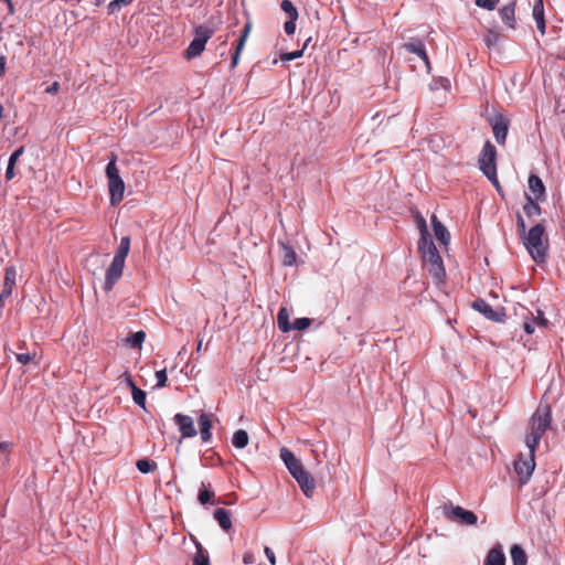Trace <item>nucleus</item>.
Masks as SVG:
<instances>
[{
    "label": "nucleus",
    "instance_id": "23",
    "mask_svg": "<svg viewBox=\"0 0 565 565\" xmlns=\"http://www.w3.org/2000/svg\"><path fill=\"white\" fill-rule=\"evenodd\" d=\"M500 17L511 29L515 28V4L511 2L500 9Z\"/></svg>",
    "mask_w": 565,
    "mask_h": 565
},
{
    "label": "nucleus",
    "instance_id": "3",
    "mask_svg": "<svg viewBox=\"0 0 565 565\" xmlns=\"http://www.w3.org/2000/svg\"><path fill=\"white\" fill-rule=\"evenodd\" d=\"M522 241L535 263L540 264L545 262L547 256L548 238L545 236V227L543 224L539 223L532 226Z\"/></svg>",
    "mask_w": 565,
    "mask_h": 565
},
{
    "label": "nucleus",
    "instance_id": "37",
    "mask_svg": "<svg viewBox=\"0 0 565 565\" xmlns=\"http://www.w3.org/2000/svg\"><path fill=\"white\" fill-rule=\"evenodd\" d=\"M309 41H310V39L307 40V42L305 43V45H303V47L301 50H297V51L288 52V53H282L280 55V60L281 61H292V60L301 57L303 55V50L306 49V46H307Z\"/></svg>",
    "mask_w": 565,
    "mask_h": 565
},
{
    "label": "nucleus",
    "instance_id": "2",
    "mask_svg": "<svg viewBox=\"0 0 565 565\" xmlns=\"http://www.w3.org/2000/svg\"><path fill=\"white\" fill-rule=\"evenodd\" d=\"M552 424V409L546 403H540L536 411L530 420V433L525 437V444L532 451L536 450V447Z\"/></svg>",
    "mask_w": 565,
    "mask_h": 565
},
{
    "label": "nucleus",
    "instance_id": "4",
    "mask_svg": "<svg viewBox=\"0 0 565 565\" xmlns=\"http://www.w3.org/2000/svg\"><path fill=\"white\" fill-rule=\"evenodd\" d=\"M117 154L111 152L109 157V162L106 167V175L108 179V190L110 194V203L111 205H118L124 198L125 192V183L121 177L119 175V170L117 168Z\"/></svg>",
    "mask_w": 565,
    "mask_h": 565
},
{
    "label": "nucleus",
    "instance_id": "14",
    "mask_svg": "<svg viewBox=\"0 0 565 565\" xmlns=\"http://www.w3.org/2000/svg\"><path fill=\"white\" fill-rule=\"evenodd\" d=\"M296 481L298 482L300 489L305 493L306 497L310 498L312 497L315 489H316V482L315 479L310 476V473L302 469L301 471H298L297 475L292 476Z\"/></svg>",
    "mask_w": 565,
    "mask_h": 565
},
{
    "label": "nucleus",
    "instance_id": "9",
    "mask_svg": "<svg viewBox=\"0 0 565 565\" xmlns=\"http://www.w3.org/2000/svg\"><path fill=\"white\" fill-rule=\"evenodd\" d=\"M489 122L497 142L503 146L509 131V119L505 116L498 114L493 118L489 119Z\"/></svg>",
    "mask_w": 565,
    "mask_h": 565
},
{
    "label": "nucleus",
    "instance_id": "20",
    "mask_svg": "<svg viewBox=\"0 0 565 565\" xmlns=\"http://www.w3.org/2000/svg\"><path fill=\"white\" fill-rule=\"evenodd\" d=\"M484 565H505V556L500 545L492 547L488 552Z\"/></svg>",
    "mask_w": 565,
    "mask_h": 565
},
{
    "label": "nucleus",
    "instance_id": "12",
    "mask_svg": "<svg viewBox=\"0 0 565 565\" xmlns=\"http://www.w3.org/2000/svg\"><path fill=\"white\" fill-rule=\"evenodd\" d=\"M174 423L178 426L182 438H192L196 436L198 431L194 427L193 418L184 414H175Z\"/></svg>",
    "mask_w": 565,
    "mask_h": 565
},
{
    "label": "nucleus",
    "instance_id": "18",
    "mask_svg": "<svg viewBox=\"0 0 565 565\" xmlns=\"http://www.w3.org/2000/svg\"><path fill=\"white\" fill-rule=\"evenodd\" d=\"M529 191L531 192V196L534 200H540L544 198L545 186L541 178L536 174H531L527 180Z\"/></svg>",
    "mask_w": 565,
    "mask_h": 565
},
{
    "label": "nucleus",
    "instance_id": "40",
    "mask_svg": "<svg viewBox=\"0 0 565 565\" xmlns=\"http://www.w3.org/2000/svg\"><path fill=\"white\" fill-rule=\"evenodd\" d=\"M311 324V320L309 318H298L291 323V330H305L309 328Z\"/></svg>",
    "mask_w": 565,
    "mask_h": 565
},
{
    "label": "nucleus",
    "instance_id": "52",
    "mask_svg": "<svg viewBox=\"0 0 565 565\" xmlns=\"http://www.w3.org/2000/svg\"><path fill=\"white\" fill-rule=\"evenodd\" d=\"M15 173H14V166H10L8 164L7 167V171H6V179L8 181L12 180L14 178Z\"/></svg>",
    "mask_w": 565,
    "mask_h": 565
},
{
    "label": "nucleus",
    "instance_id": "44",
    "mask_svg": "<svg viewBox=\"0 0 565 565\" xmlns=\"http://www.w3.org/2000/svg\"><path fill=\"white\" fill-rule=\"evenodd\" d=\"M516 226H518V233H519L520 237L523 238L527 234V232H526L525 221L522 217V215H520V214H518V217H516Z\"/></svg>",
    "mask_w": 565,
    "mask_h": 565
},
{
    "label": "nucleus",
    "instance_id": "15",
    "mask_svg": "<svg viewBox=\"0 0 565 565\" xmlns=\"http://www.w3.org/2000/svg\"><path fill=\"white\" fill-rule=\"evenodd\" d=\"M404 49L413 54H416L423 60L427 67H429V58L426 53L425 44L419 39H411L409 42L404 44Z\"/></svg>",
    "mask_w": 565,
    "mask_h": 565
},
{
    "label": "nucleus",
    "instance_id": "8",
    "mask_svg": "<svg viewBox=\"0 0 565 565\" xmlns=\"http://www.w3.org/2000/svg\"><path fill=\"white\" fill-rule=\"evenodd\" d=\"M443 511L447 520L459 522L463 525H475L478 521L477 515L472 511L466 510L459 505L454 507L451 503H445Z\"/></svg>",
    "mask_w": 565,
    "mask_h": 565
},
{
    "label": "nucleus",
    "instance_id": "38",
    "mask_svg": "<svg viewBox=\"0 0 565 565\" xmlns=\"http://www.w3.org/2000/svg\"><path fill=\"white\" fill-rule=\"evenodd\" d=\"M214 498V492L204 488L199 491L198 500L201 504H207Z\"/></svg>",
    "mask_w": 565,
    "mask_h": 565
},
{
    "label": "nucleus",
    "instance_id": "22",
    "mask_svg": "<svg viewBox=\"0 0 565 565\" xmlns=\"http://www.w3.org/2000/svg\"><path fill=\"white\" fill-rule=\"evenodd\" d=\"M431 223L436 238L441 244L447 245L450 239L448 230L437 220L435 215L431 217Z\"/></svg>",
    "mask_w": 565,
    "mask_h": 565
},
{
    "label": "nucleus",
    "instance_id": "45",
    "mask_svg": "<svg viewBox=\"0 0 565 565\" xmlns=\"http://www.w3.org/2000/svg\"><path fill=\"white\" fill-rule=\"evenodd\" d=\"M157 386L163 387L167 385L168 376L166 370H160L156 372Z\"/></svg>",
    "mask_w": 565,
    "mask_h": 565
},
{
    "label": "nucleus",
    "instance_id": "30",
    "mask_svg": "<svg viewBox=\"0 0 565 565\" xmlns=\"http://www.w3.org/2000/svg\"><path fill=\"white\" fill-rule=\"evenodd\" d=\"M232 444L236 448H245L248 445V434L244 429H238L234 433Z\"/></svg>",
    "mask_w": 565,
    "mask_h": 565
},
{
    "label": "nucleus",
    "instance_id": "16",
    "mask_svg": "<svg viewBox=\"0 0 565 565\" xmlns=\"http://www.w3.org/2000/svg\"><path fill=\"white\" fill-rule=\"evenodd\" d=\"M252 22L248 21L245 25H244V29H243V32L238 39V42L236 44V47H235V51L232 55V67H236V65L238 64V61H239V56H241V53L242 51L244 50V46H245V43L248 39V35L252 31Z\"/></svg>",
    "mask_w": 565,
    "mask_h": 565
},
{
    "label": "nucleus",
    "instance_id": "50",
    "mask_svg": "<svg viewBox=\"0 0 565 565\" xmlns=\"http://www.w3.org/2000/svg\"><path fill=\"white\" fill-rule=\"evenodd\" d=\"M264 553H265L266 557L268 558L269 563L271 565H276V556H275L273 550L270 547L266 546L264 548Z\"/></svg>",
    "mask_w": 565,
    "mask_h": 565
},
{
    "label": "nucleus",
    "instance_id": "32",
    "mask_svg": "<svg viewBox=\"0 0 565 565\" xmlns=\"http://www.w3.org/2000/svg\"><path fill=\"white\" fill-rule=\"evenodd\" d=\"M136 466L141 473L153 472L157 469V463L150 459H140L136 462Z\"/></svg>",
    "mask_w": 565,
    "mask_h": 565
},
{
    "label": "nucleus",
    "instance_id": "51",
    "mask_svg": "<svg viewBox=\"0 0 565 565\" xmlns=\"http://www.w3.org/2000/svg\"><path fill=\"white\" fill-rule=\"evenodd\" d=\"M255 562V556L252 552H246L244 555H243V563L245 565H250Z\"/></svg>",
    "mask_w": 565,
    "mask_h": 565
},
{
    "label": "nucleus",
    "instance_id": "7",
    "mask_svg": "<svg viewBox=\"0 0 565 565\" xmlns=\"http://www.w3.org/2000/svg\"><path fill=\"white\" fill-rule=\"evenodd\" d=\"M514 471L518 475L521 484H525L535 469V451L529 449V454L524 457L522 454L514 460Z\"/></svg>",
    "mask_w": 565,
    "mask_h": 565
},
{
    "label": "nucleus",
    "instance_id": "39",
    "mask_svg": "<svg viewBox=\"0 0 565 565\" xmlns=\"http://www.w3.org/2000/svg\"><path fill=\"white\" fill-rule=\"evenodd\" d=\"M280 458L281 460L285 462L286 467H290V465H292L294 462H296L298 459L294 456V454L286 449V448H282L280 450Z\"/></svg>",
    "mask_w": 565,
    "mask_h": 565
},
{
    "label": "nucleus",
    "instance_id": "41",
    "mask_svg": "<svg viewBox=\"0 0 565 565\" xmlns=\"http://www.w3.org/2000/svg\"><path fill=\"white\" fill-rule=\"evenodd\" d=\"M132 0H113L108 4V12L114 13L115 11L119 10L121 7H126L130 4Z\"/></svg>",
    "mask_w": 565,
    "mask_h": 565
},
{
    "label": "nucleus",
    "instance_id": "58",
    "mask_svg": "<svg viewBox=\"0 0 565 565\" xmlns=\"http://www.w3.org/2000/svg\"><path fill=\"white\" fill-rule=\"evenodd\" d=\"M2 111H3V106H2V104L0 103V119L2 118Z\"/></svg>",
    "mask_w": 565,
    "mask_h": 565
},
{
    "label": "nucleus",
    "instance_id": "33",
    "mask_svg": "<svg viewBox=\"0 0 565 565\" xmlns=\"http://www.w3.org/2000/svg\"><path fill=\"white\" fill-rule=\"evenodd\" d=\"M280 8L288 15L289 19H298V10L290 0H282L280 3Z\"/></svg>",
    "mask_w": 565,
    "mask_h": 565
},
{
    "label": "nucleus",
    "instance_id": "5",
    "mask_svg": "<svg viewBox=\"0 0 565 565\" xmlns=\"http://www.w3.org/2000/svg\"><path fill=\"white\" fill-rule=\"evenodd\" d=\"M478 164L489 181L495 188H499V180L497 175V149L489 140L483 145L478 158Z\"/></svg>",
    "mask_w": 565,
    "mask_h": 565
},
{
    "label": "nucleus",
    "instance_id": "17",
    "mask_svg": "<svg viewBox=\"0 0 565 565\" xmlns=\"http://www.w3.org/2000/svg\"><path fill=\"white\" fill-rule=\"evenodd\" d=\"M17 284V269L14 266H9L4 271V280L2 288V298H9L12 294L13 287Z\"/></svg>",
    "mask_w": 565,
    "mask_h": 565
},
{
    "label": "nucleus",
    "instance_id": "56",
    "mask_svg": "<svg viewBox=\"0 0 565 565\" xmlns=\"http://www.w3.org/2000/svg\"><path fill=\"white\" fill-rule=\"evenodd\" d=\"M4 2H6V3H7V6H8L9 12H10L11 14H13V13H14V7H13L12 1H11V0H6Z\"/></svg>",
    "mask_w": 565,
    "mask_h": 565
},
{
    "label": "nucleus",
    "instance_id": "11",
    "mask_svg": "<svg viewBox=\"0 0 565 565\" xmlns=\"http://www.w3.org/2000/svg\"><path fill=\"white\" fill-rule=\"evenodd\" d=\"M548 320L544 317V312L537 309L535 315L529 312V315L524 317L523 329L527 334H532L535 328H546Z\"/></svg>",
    "mask_w": 565,
    "mask_h": 565
},
{
    "label": "nucleus",
    "instance_id": "42",
    "mask_svg": "<svg viewBox=\"0 0 565 565\" xmlns=\"http://www.w3.org/2000/svg\"><path fill=\"white\" fill-rule=\"evenodd\" d=\"M35 358V353L31 354V353H17L15 354V359L19 363L23 364V365H26L29 364L30 362H32Z\"/></svg>",
    "mask_w": 565,
    "mask_h": 565
},
{
    "label": "nucleus",
    "instance_id": "43",
    "mask_svg": "<svg viewBox=\"0 0 565 565\" xmlns=\"http://www.w3.org/2000/svg\"><path fill=\"white\" fill-rule=\"evenodd\" d=\"M499 3V0H476V4L487 10H493Z\"/></svg>",
    "mask_w": 565,
    "mask_h": 565
},
{
    "label": "nucleus",
    "instance_id": "57",
    "mask_svg": "<svg viewBox=\"0 0 565 565\" xmlns=\"http://www.w3.org/2000/svg\"><path fill=\"white\" fill-rule=\"evenodd\" d=\"M422 220H424V218H423V217H420V218H419V221H418V226H419V230H420V231H422V228H423Z\"/></svg>",
    "mask_w": 565,
    "mask_h": 565
},
{
    "label": "nucleus",
    "instance_id": "53",
    "mask_svg": "<svg viewBox=\"0 0 565 565\" xmlns=\"http://www.w3.org/2000/svg\"><path fill=\"white\" fill-rule=\"evenodd\" d=\"M6 64H7V58L4 55H0V77H2L6 73Z\"/></svg>",
    "mask_w": 565,
    "mask_h": 565
},
{
    "label": "nucleus",
    "instance_id": "48",
    "mask_svg": "<svg viewBox=\"0 0 565 565\" xmlns=\"http://www.w3.org/2000/svg\"><path fill=\"white\" fill-rule=\"evenodd\" d=\"M302 469H305V468H303L302 463L300 462V460H297L296 462L290 465V467H288V470L291 473V476L297 475V472L301 471Z\"/></svg>",
    "mask_w": 565,
    "mask_h": 565
},
{
    "label": "nucleus",
    "instance_id": "21",
    "mask_svg": "<svg viewBox=\"0 0 565 565\" xmlns=\"http://www.w3.org/2000/svg\"><path fill=\"white\" fill-rule=\"evenodd\" d=\"M199 426H200V433L201 438L204 443L210 441L211 439V428H212V420L211 415L206 413H202L199 417Z\"/></svg>",
    "mask_w": 565,
    "mask_h": 565
},
{
    "label": "nucleus",
    "instance_id": "1",
    "mask_svg": "<svg viewBox=\"0 0 565 565\" xmlns=\"http://www.w3.org/2000/svg\"><path fill=\"white\" fill-rule=\"evenodd\" d=\"M422 223L423 228L422 237L418 241V250L422 254L423 262L427 266L429 274L437 282H440L446 275L443 259L427 230L425 220H422Z\"/></svg>",
    "mask_w": 565,
    "mask_h": 565
},
{
    "label": "nucleus",
    "instance_id": "35",
    "mask_svg": "<svg viewBox=\"0 0 565 565\" xmlns=\"http://www.w3.org/2000/svg\"><path fill=\"white\" fill-rule=\"evenodd\" d=\"M131 393H132L134 402L145 409L146 408V392L140 390L137 386H134V388L131 390Z\"/></svg>",
    "mask_w": 565,
    "mask_h": 565
},
{
    "label": "nucleus",
    "instance_id": "46",
    "mask_svg": "<svg viewBox=\"0 0 565 565\" xmlns=\"http://www.w3.org/2000/svg\"><path fill=\"white\" fill-rule=\"evenodd\" d=\"M296 21L297 20H292L291 18L285 22L284 24V30L285 32L288 34V35H292L296 31Z\"/></svg>",
    "mask_w": 565,
    "mask_h": 565
},
{
    "label": "nucleus",
    "instance_id": "19",
    "mask_svg": "<svg viewBox=\"0 0 565 565\" xmlns=\"http://www.w3.org/2000/svg\"><path fill=\"white\" fill-rule=\"evenodd\" d=\"M533 19L536 22V26L542 35L545 34V18H544V4L543 0H536L532 12Z\"/></svg>",
    "mask_w": 565,
    "mask_h": 565
},
{
    "label": "nucleus",
    "instance_id": "27",
    "mask_svg": "<svg viewBox=\"0 0 565 565\" xmlns=\"http://www.w3.org/2000/svg\"><path fill=\"white\" fill-rule=\"evenodd\" d=\"M523 211L527 217L539 216L541 214V207L531 195H526V203L523 206Z\"/></svg>",
    "mask_w": 565,
    "mask_h": 565
},
{
    "label": "nucleus",
    "instance_id": "10",
    "mask_svg": "<svg viewBox=\"0 0 565 565\" xmlns=\"http://www.w3.org/2000/svg\"><path fill=\"white\" fill-rule=\"evenodd\" d=\"M125 267V262L113 258L109 267L106 270L105 290L110 291L114 285L121 278Z\"/></svg>",
    "mask_w": 565,
    "mask_h": 565
},
{
    "label": "nucleus",
    "instance_id": "55",
    "mask_svg": "<svg viewBox=\"0 0 565 565\" xmlns=\"http://www.w3.org/2000/svg\"><path fill=\"white\" fill-rule=\"evenodd\" d=\"M124 375L126 377L127 385L132 390L136 384L134 383L131 375L128 372H125Z\"/></svg>",
    "mask_w": 565,
    "mask_h": 565
},
{
    "label": "nucleus",
    "instance_id": "49",
    "mask_svg": "<svg viewBox=\"0 0 565 565\" xmlns=\"http://www.w3.org/2000/svg\"><path fill=\"white\" fill-rule=\"evenodd\" d=\"M61 85L58 82H53L49 87L45 88V93L55 95L60 92Z\"/></svg>",
    "mask_w": 565,
    "mask_h": 565
},
{
    "label": "nucleus",
    "instance_id": "54",
    "mask_svg": "<svg viewBox=\"0 0 565 565\" xmlns=\"http://www.w3.org/2000/svg\"><path fill=\"white\" fill-rule=\"evenodd\" d=\"M12 444L9 441L0 443V452H9Z\"/></svg>",
    "mask_w": 565,
    "mask_h": 565
},
{
    "label": "nucleus",
    "instance_id": "6",
    "mask_svg": "<svg viewBox=\"0 0 565 565\" xmlns=\"http://www.w3.org/2000/svg\"><path fill=\"white\" fill-rule=\"evenodd\" d=\"M213 33V29L204 24L198 25L194 30L195 36L185 50L184 57L186 60H192L200 56L205 49L206 42L212 38Z\"/></svg>",
    "mask_w": 565,
    "mask_h": 565
},
{
    "label": "nucleus",
    "instance_id": "28",
    "mask_svg": "<svg viewBox=\"0 0 565 565\" xmlns=\"http://www.w3.org/2000/svg\"><path fill=\"white\" fill-rule=\"evenodd\" d=\"M129 250H130V237L124 236L120 239L119 247L116 250L114 258L125 262L127 255L129 254Z\"/></svg>",
    "mask_w": 565,
    "mask_h": 565
},
{
    "label": "nucleus",
    "instance_id": "29",
    "mask_svg": "<svg viewBox=\"0 0 565 565\" xmlns=\"http://www.w3.org/2000/svg\"><path fill=\"white\" fill-rule=\"evenodd\" d=\"M193 565H211L210 557L201 543L196 542V553L192 558Z\"/></svg>",
    "mask_w": 565,
    "mask_h": 565
},
{
    "label": "nucleus",
    "instance_id": "13",
    "mask_svg": "<svg viewBox=\"0 0 565 565\" xmlns=\"http://www.w3.org/2000/svg\"><path fill=\"white\" fill-rule=\"evenodd\" d=\"M472 308L482 313L487 319L499 322L504 313L494 310L486 300L479 298L472 302Z\"/></svg>",
    "mask_w": 565,
    "mask_h": 565
},
{
    "label": "nucleus",
    "instance_id": "34",
    "mask_svg": "<svg viewBox=\"0 0 565 565\" xmlns=\"http://www.w3.org/2000/svg\"><path fill=\"white\" fill-rule=\"evenodd\" d=\"M501 39V34L495 30H489L484 36L486 45L489 49L498 46Z\"/></svg>",
    "mask_w": 565,
    "mask_h": 565
},
{
    "label": "nucleus",
    "instance_id": "26",
    "mask_svg": "<svg viewBox=\"0 0 565 565\" xmlns=\"http://www.w3.org/2000/svg\"><path fill=\"white\" fill-rule=\"evenodd\" d=\"M277 324L282 332L291 331V323L289 322V312L287 308L282 307L279 309L277 315Z\"/></svg>",
    "mask_w": 565,
    "mask_h": 565
},
{
    "label": "nucleus",
    "instance_id": "36",
    "mask_svg": "<svg viewBox=\"0 0 565 565\" xmlns=\"http://www.w3.org/2000/svg\"><path fill=\"white\" fill-rule=\"evenodd\" d=\"M285 254L282 258V264L286 266H292L296 263L297 255L295 250L288 246H284Z\"/></svg>",
    "mask_w": 565,
    "mask_h": 565
},
{
    "label": "nucleus",
    "instance_id": "25",
    "mask_svg": "<svg viewBox=\"0 0 565 565\" xmlns=\"http://www.w3.org/2000/svg\"><path fill=\"white\" fill-rule=\"evenodd\" d=\"M512 565H526L527 556L525 551L518 544L512 545L510 550Z\"/></svg>",
    "mask_w": 565,
    "mask_h": 565
},
{
    "label": "nucleus",
    "instance_id": "24",
    "mask_svg": "<svg viewBox=\"0 0 565 565\" xmlns=\"http://www.w3.org/2000/svg\"><path fill=\"white\" fill-rule=\"evenodd\" d=\"M214 518L218 522V525L224 530L228 531L232 527V520L230 511L218 508L214 512Z\"/></svg>",
    "mask_w": 565,
    "mask_h": 565
},
{
    "label": "nucleus",
    "instance_id": "31",
    "mask_svg": "<svg viewBox=\"0 0 565 565\" xmlns=\"http://www.w3.org/2000/svg\"><path fill=\"white\" fill-rule=\"evenodd\" d=\"M146 339L145 331H137L126 339V343L132 349H141Z\"/></svg>",
    "mask_w": 565,
    "mask_h": 565
},
{
    "label": "nucleus",
    "instance_id": "47",
    "mask_svg": "<svg viewBox=\"0 0 565 565\" xmlns=\"http://www.w3.org/2000/svg\"><path fill=\"white\" fill-rule=\"evenodd\" d=\"M24 152V147H20L18 148L9 158V162L8 164L10 166H15V162L18 161V159L23 154Z\"/></svg>",
    "mask_w": 565,
    "mask_h": 565
}]
</instances>
